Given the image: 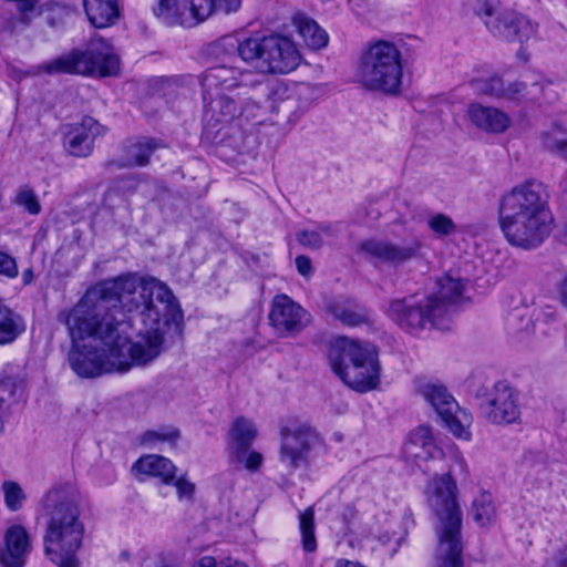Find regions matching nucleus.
Masks as SVG:
<instances>
[{
	"instance_id": "1",
	"label": "nucleus",
	"mask_w": 567,
	"mask_h": 567,
	"mask_svg": "<svg viewBox=\"0 0 567 567\" xmlns=\"http://www.w3.org/2000/svg\"><path fill=\"white\" fill-rule=\"evenodd\" d=\"M124 310L127 326L133 317L141 319L144 329L135 341L120 330L112 343L116 372H127L132 367H144L154 361L163 351L165 328L172 324L179 330L183 312L172 290L156 279L140 280L132 296L125 295Z\"/></svg>"
},
{
	"instance_id": "2",
	"label": "nucleus",
	"mask_w": 567,
	"mask_h": 567,
	"mask_svg": "<svg viewBox=\"0 0 567 567\" xmlns=\"http://www.w3.org/2000/svg\"><path fill=\"white\" fill-rule=\"evenodd\" d=\"M138 288V279L127 274L104 281L90 289L71 308L56 315L74 347L86 342L111 347L121 326L126 321L125 295L132 296Z\"/></svg>"
},
{
	"instance_id": "3",
	"label": "nucleus",
	"mask_w": 567,
	"mask_h": 567,
	"mask_svg": "<svg viewBox=\"0 0 567 567\" xmlns=\"http://www.w3.org/2000/svg\"><path fill=\"white\" fill-rule=\"evenodd\" d=\"M45 517L43 550L56 567H80L85 525L80 497L68 485L52 486L41 498Z\"/></svg>"
},
{
	"instance_id": "4",
	"label": "nucleus",
	"mask_w": 567,
	"mask_h": 567,
	"mask_svg": "<svg viewBox=\"0 0 567 567\" xmlns=\"http://www.w3.org/2000/svg\"><path fill=\"white\" fill-rule=\"evenodd\" d=\"M498 223L506 240L524 249L539 246L551 233L553 216L542 183L530 179L504 194Z\"/></svg>"
},
{
	"instance_id": "5",
	"label": "nucleus",
	"mask_w": 567,
	"mask_h": 567,
	"mask_svg": "<svg viewBox=\"0 0 567 567\" xmlns=\"http://www.w3.org/2000/svg\"><path fill=\"white\" fill-rule=\"evenodd\" d=\"M427 503L436 517V567H463L462 513L456 501V483L446 473L426 487Z\"/></svg>"
},
{
	"instance_id": "6",
	"label": "nucleus",
	"mask_w": 567,
	"mask_h": 567,
	"mask_svg": "<svg viewBox=\"0 0 567 567\" xmlns=\"http://www.w3.org/2000/svg\"><path fill=\"white\" fill-rule=\"evenodd\" d=\"M246 74L238 68L216 65L199 76L204 103L203 125L208 136H215L244 114L246 99L239 95L230 96L227 92L246 89Z\"/></svg>"
},
{
	"instance_id": "7",
	"label": "nucleus",
	"mask_w": 567,
	"mask_h": 567,
	"mask_svg": "<svg viewBox=\"0 0 567 567\" xmlns=\"http://www.w3.org/2000/svg\"><path fill=\"white\" fill-rule=\"evenodd\" d=\"M357 78L368 91L385 95L400 94L403 61L398 45L382 39L368 42L359 58Z\"/></svg>"
},
{
	"instance_id": "8",
	"label": "nucleus",
	"mask_w": 567,
	"mask_h": 567,
	"mask_svg": "<svg viewBox=\"0 0 567 567\" xmlns=\"http://www.w3.org/2000/svg\"><path fill=\"white\" fill-rule=\"evenodd\" d=\"M333 372L351 389L367 392L380 382V365L375 348L347 337L337 338L329 348Z\"/></svg>"
},
{
	"instance_id": "9",
	"label": "nucleus",
	"mask_w": 567,
	"mask_h": 567,
	"mask_svg": "<svg viewBox=\"0 0 567 567\" xmlns=\"http://www.w3.org/2000/svg\"><path fill=\"white\" fill-rule=\"evenodd\" d=\"M121 61L113 44L99 35L92 37L84 50L74 49L56 59L39 65L33 74H79L84 76H116Z\"/></svg>"
},
{
	"instance_id": "10",
	"label": "nucleus",
	"mask_w": 567,
	"mask_h": 567,
	"mask_svg": "<svg viewBox=\"0 0 567 567\" xmlns=\"http://www.w3.org/2000/svg\"><path fill=\"white\" fill-rule=\"evenodd\" d=\"M279 462L290 471L306 464L313 446L318 443L317 432L306 423L287 420L279 429Z\"/></svg>"
},
{
	"instance_id": "11",
	"label": "nucleus",
	"mask_w": 567,
	"mask_h": 567,
	"mask_svg": "<svg viewBox=\"0 0 567 567\" xmlns=\"http://www.w3.org/2000/svg\"><path fill=\"white\" fill-rule=\"evenodd\" d=\"M417 392L427 401L450 431L457 437L470 440L468 427L472 424V415L461 409L446 388L433 383H424L417 388Z\"/></svg>"
},
{
	"instance_id": "12",
	"label": "nucleus",
	"mask_w": 567,
	"mask_h": 567,
	"mask_svg": "<svg viewBox=\"0 0 567 567\" xmlns=\"http://www.w3.org/2000/svg\"><path fill=\"white\" fill-rule=\"evenodd\" d=\"M154 16L167 25L194 27L213 13L210 0H157Z\"/></svg>"
},
{
	"instance_id": "13",
	"label": "nucleus",
	"mask_w": 567,
	"mask_h": 567,
	"mask_svg": "<svg viewBox=\"0 0 567 567\" xmlns=\"http://www.w3.org/2000/svg\"><path fill=\"white\" fill-rule=\"evenodd\" d=\"M71 369L81 378H95L104 373L116 372L112 347L86 342L84 347H74L69 352Z\"/></svg>"
},
{
	"instance_id": "14",
	"label": "nucleus",
	"mask_w": 567,
	"mask_h": 567,
	"mask_svg": "<svg viewBox=\"0 0 567 567\" xmlns=\"http://www.w3.org/2000/svg\"><path fill=\"white\" fill-rule=\"evenodd\" d=\"M485 417L493 424H513L519 420L518 392L507 382H497L481 403Z\"/></svg>"
},
{
	"instance_id": "15",
	"label": "nucleus",
	"mask_w": 567,
	"mask_h": 567,
	"mask_svg": "<svg viewBox=\"0 0 567 567\" xmlns=\"http://www.w3.org/2000/svg\"><path fill=\"white\" fill-rule=\"evenodd\" d=\"M422 243L416 238L393 243L384 239H368L360 244L359 251L371 260L400 266L421 256Z\"/></svg>"
},
{
	"instance_id": "16",
	"label": "nucleus",
	"mask_w": 567,
	"mask_h": 567,
	"mask_svg": "<svg viewBox=\"0 0 567 567\" xmlns=\"http://www.w3.org/2000/svg\"><path fill=\"white\" fill-rule=\"evenodd\" d=\"M269 320L279 336L290 337L309 324L310 316L287 295H278L272 300Z\"/></svg>"
},
{
	"instance_id": "17",
	"label": "nucleus",
	"mask_w": 567,
	"mask_h": 567,
	"mask_svg": "<svg viewBox=\"0 0 567 567\" xmlns=\"http://www.w3.org/2000/svg\"><path fill=\"white\" fill-rule=\"evenodd\" d=\"M485 25L495 35L508 42H523L534 33L532 22L523 14L505 10L495 19L485 20Z\"/></svg>"
},
{
	"instance_id": "18",
	"label": "nucleus",
	"mask_w": 567,
	"mask_h": 567,
	"mask_svg": "<svg viewBox=\"0 0 567 567\" xmlns=\"http://www.w3.org/2000/svg\"><path fill=\"white\" fill-rule=\"evenodd\" d=\"M103 133V127L92 117L68 126L63 144L66 152L75 157H86L93 152L94 140Z\"/></svg>"
},
{
	"instance_id": "19",
	"label": "nucleus",
	"mask_w": 567,
	"mask_h": 567,
	"mask_svg": "<svg viewBox=\"0 0 567 567\" xmlns=\"http://www.w3.org/2000/svg\"><path fill=\"white\" fill-rule=\"evenodd\" d=\"M388 316L402 329L415 333L425 329L433 317L426 315V302L420 305L411 298H400L390 301Z\"/></svg>"
},
{
	"instance_id": "20",
	"label": "nucleus",
	"mask_w": 567,
	"mask_h": 567,
	"mask_svg": "<svg viewBox=\"0 0 567 567\" xmlns=\"http://www.w3.org/2000/svg\"><path fill=\"white\" fill-rule=\"evenodd\" d=\"M32 545L28 530L21 525L8 527L0 547V565L2 567H24Z\"/></svg>"
},
{
	"instance_id": "21",
	"label": "nucleus",
	"mask_w": 567,
	"mask_h": 567,
	"mask_svg": "<svg viewBox=\"0 0 567 567\" xmlns=\"http://www.w3.org/2000/svg\"><path fill=\"white\" fill-rule=\"evenodd\" d=\"M272 34L252 33L238 41L237 53L248 65L261 73H269V59Z\"/></svg>"
},
{
	"instance_id": "22",
	"label": "nucleus",
	"mask_w": 567,
	"mask_h": 567,
	"mask_svg": "<svg viewBox=\"0 0 567 567\" xmlns=\"http://www.w3.org/2000/svg\"><path fill=\"white\" fill-rule=\"evenodd\" d=\"M268 74H285L300 63L301 54L296 43L288 37L272 34Z\"/></svg>"
},
{
	"instance_id": "23",
	"label": "nucleus",
	"mask_w": 567,
	"mask_h": 567,
	"mask_svg": "<svg viewBox=\"0 0 567 567\" xmlns=\"http://www.w3.org/2000/svg\"><path fill=\"white\" fill-rule=\"evenodd\" d=\"M482 91L492 97L514 103L534 101L535 95L534 91H529L528 80L508 81L496 75L484 81Z\"/></svg>"
},
{
	"instance_id": "24",
	"label": "nucleus",
	"mask_w": 567,
	"mask_h": 567,
	"mask_svg": "<svg viewBox=\"0 0 567 567\" xmlns=\"http://www.w3.org/2000/svg\"><path fill=\"white\" fill-rule=\"evenodd\" d=\"M466 115L476 128L486 133L501 134L512 125L509 115L495 106L471 103Z\"/></svg>"
},
{
	"instance_id": "25",
	"label": "nucleus",
	"mask_w": 567,
	"mask_h": 567,
	"mask_svg": "<svg viewBox=\"0 0 567 567\" xmlns=\"http://www.w3.org/2000/svg\"><path fill=\"white\" fill-rule=\"evenodd\" d=\"M285 91L287 96L278 104L277 109L287 117L288 122L293 123L310 109L316 97V89L308 83H298L286 87Z\"/></svg>"
},
{
	"instance_id": "26",
	"label": "nucleus",
	"mask_w": 567,
	"mask_h": 567,
	"mask_svg": "<svg viewBox=\"0 0 567 567\" xmlns=\"http://www.w3.org/2000/svg\"><path fill=\"white\" fill-rule=\"evenodd\" d=\"M327 311L336 320L348 327L370 323V313L365 307L347 297H336L327 303Z\"/></svg>"
},
{
	"instance_id": "27",
	"label": "nucleus",
	"mask_w": 567,
	"mask_h": 567,
	"mask_svg": "<svg viewBox=\"0 0 567 567\" xmlns=\"http://www.w3.org/2000/svg\"><path fill=\"white\" fill-rule=\"evenodd\" d=\"M403 453L406 461L417 466H421L422 462H426L433 458L436 453H440L434 443L430 427H417L404 444Z\"/></svg>"
},
{
	"instance_id": "28",
	"label": "nucleus",
	"mask_w": 567,
	"mask_h": 567,
	"mask_svg": "<svg viewBox=\"0 0 567 567\" xmlns=\"http://www.w3.org/2000/svg\"><path fill=\"white\" fill-rule=\"evenodd\" d=\"M83 8L87 21L96 29L112 27L121 18L117 0H83Z\"/></svg>"
},
{
	"instance_id": "29",
	"label": "nucleus",
	"mask_w": 567,
	"mask_h": 567,
	"mask_svg": "<svg viewBox=\"0 0 567 567\" xmlns=\"http://www.w3.org/2000/svg\"><path fill=\"white\" fill-rule=\"evenodd\" d=\"M134 468L141 474L159 478L164 484H171L176 474V466L168 458L155 454L140 457Z\"/></svg>"
},
{
	"instance_id": "30",
	"label": "nucleus",
	"mask_w": 567,
	"mask_h": 567,
	"mask_svg": "<svg viewBox=\"0 0 567 567\" xmlns=\"http://www.w3.org/2000/svg\"><path fill=\"white\" fill-rule=\"evenodd\" d=\"M257 427L250 420L240 416L234 421L229 434L234 443L233 458L236 462L244 461V452L257 437Z\"/></svg>"
},
{
	"instance_id": "31",
	"label": "nucleus",
	"mask_w": 567,
	"mask_h": 567,
	"mask_svg": "<svg viewBox=\"0 0 567 567\" xmlns=\"http://www.w3.org/2000/svg\"><path fill=\"white\" fill-rule=\"evenodd\" d=\"M292 23L310 49L318 50L327 45L328 34L315 20L302 13H297L292 17Z\"/></svg>"
},
{
	"instance_id": "32",
	"label": "nucleus",
	"mask_w": 567,
	"mask_h": 567,
	"mask_svg": "<svg viewBox=\"0 0 567 567\" xmlns=\"http://www.w3.org/2000/svg\"><path fill=\"white\" fill-rule=\"evenodd\" d=\"M25 330L23 319L0 299V346L14 342Z\"/></svg>"
},
{
	"instance_id": "33",
	"label": "nucleus",
	"mask_w": 567,
	"mask_h": 567,
	"mask_svg": "<svg viewBox=\"0 0 567 567\" xmlns=\"http://www.w3.org/2000/svg\"><path fill=\"white\" fill-rule=\"evenodd\" d=\"M471 515L478 527H489L496 520L497 512L489 493L483 492L473 499Z\"/></svg>"
},
{
	"instance_id": "34",
	"label": "nucleus",
	"mask_w": 567,
	"mask_h": 567,
	"mask_svg": "<svg viewBox=\"0 0 567 567\" xmlns=\"http://www.w3.org/2000/svg\"><path fill=\"white\" fill-rule=\"evenodd\" d=\"M157 145L154 140L145 138L136 143H132L125 148V161L122 166H144L148 163L152 153Z\"/></svg>"
},
{
	"instance_id": "35",
	"label": "nucleus",
	"mask_w": 567,
	"mask_h": 567,
	"mask_svg": "<svg viewBox=\"0 0 567 567\" xmlns=\"http://www.w3.org/2000/svg\"><path fill=\"white\" fill-rule=\"evenodd\" d=\"M299 528L301 533L302 548L306 553H313L317 549L315 535V513L308 507L299 515Z\"/></svg>"
},
{
	"instance_id": "36",
	"label": "nucleus",
	"mask_w": 567,
	"mask_h": 567,
	"mask_svg": "<svg viewBox=\"0 0 567 567\" xmlns=\"http://www.w3.org/2000/svg\"><path fill=\"white\" fill-rule=\"evenodd\" d=\"M449 302L431 296L426 299V315L433 317V320H429V324L444 330L449 328Z\"/></svg>"
},
{
	"instance_id": "37",
	"label": "nucleus",
	"mask_w": 567,
	"mask_h": 567,
	"mask_svg": "<svg viewBox=\"0 0 567 567\" xmlns=\"http://www.w3.org/2000/svg\"><path fill=\"white\" fill-rule=\"evenodd\" d=\"M542 141L545 148L567 158V128L556 124L544 133Z\"/></svg>"
},
{
	"instance_id": "38",
	"label": "nucleus",
	"mask_w": 567,
	"mask_h": 567,
	"mask_svg": "<svg viewBox=\"0 0 567 567\" xmlns=\"http://www.w3.org/2000/svg\"><path fill=\"white\" fill-rule=\"evenodd\" d=\"M179 436V431L176 429L159 427L158 430L145 432L143 434L142 442L150 446H155L157 443L175 445Z\"/></svg>"
},
{
	"instance_id": "39",
	"label": "nucleus",
	"mask_w": 567,
	"mask_h": 567,
	"mask_svg": "<svg viewBox=\"0 0 567 567\" xmlns=\"http://www.w3.org/2000/svg\"><path fill=\"white\" fill-rule=\"evenodd\" d=\"M427 227L437 237H447L456 233L457 226L453 219L442 213L431 216L427 221Z\"/></svg>"
},
{
	"instance_id": "40",
	"label": "nucleus",
	"mask_w": 567,
	"mask_h": 567,
	"mask_svg": "<svg viewBox=\"0 0 567 567\" xmlns=\"http://www.w3.org/2000/svg\"><path fill=\"white\" fill-rule=\"evenodd\" d=\"M440 290L437 298L452 303L455 302L463 293L464 284L460 279L444 277L440 279Z\"/></svg>"
},
{
	"instance_id": "41",
	"label": "nucleus",
	"mask_w": 567,
	"mask_h": 567,
	"mask_svg": "<svg viewBox=\"0 0 567 567\" xmlns=\"http://www.w3.org/2000/svg\"><path fill=\"white\" fill-rule=\"evenodd\" d=\"M6 505L16 512L21 508L25 495L21 486L16 482H4L2 485Z\"/></svg>"
},
{
	"instance_id": "42",
	"label": "nucleus",
	"mask_w": 567,
	"mask_h": 567,
	"mask_svg": "<svg viewBox=\"0 0 567 567\" xmlns=\"http://www.w3.org/2000/svg\"><path fill=\"white\" fill-rule=\"evenodd\" d=\"M14 203L18 206L23 207L31 215H38L41 212V205L38 199V196L33 192V189L29 187H23L19 189L14 198Z\"/></svg>"
},
{
	"instance_id": "43",
	"label": "nucleus",
	"mask_w": 567,
	"mask_h": 567,
	"mask_svg": "<svg viewBox=\"0 0 567 567\" xmlns=\"http://www.w3.org/2000/svg\"><path fill=\"white\" fill-rule=\"evenodd\" d=\"M529 91H534V100L538 97L549 99L551 94L548 90L553 86V81L543 75H535L528 80Z\"/></svg>"
},
{
	"instance_id": "44",
	"label": "nucleus",
	"mask_w": 567,
	"mask_h": 567,
	"mask_svg": "<svg viewBox=\"0 0 567 567\" xmlns=\"http://www.w3.org/2000/svg\"><path fill=\"white\" fill-rule=\"evenodd\" d=\"M299 244L309 249H320L323 246V239L318 230L306 229L297 234Z\"/></svg>"
},
{
	"instance_id": "45",
	"label": "nucleus",
	"mask_w": 567,
	"mask_h": 567,
	"mask_svg": "<svg viewBox=\"0 0 567 567\" xmlns=\"http://www.w3.org/2000/svg\"><path fill=\"white\" fill-rule=\"evenodd\" d=\"M499 8V0H476L475 10L485 20L495 19Z\"/></svg>"
},
{
	"instance_id": "46",
	"label": "nucleus",
	"mask_w": 567,
	"mask_h": 567,
	"mask_svg": "<svg viewBox=\"0 0 567 567\" xmlns=\"http://www.w3.org/2000/svg\"><path fill=\"white\" fill-rule=\"evenodd\" d=\"M18 272L16 259L10 255L0 251V277L16 278Z\"/></svg>"
},
{
	"instance_id": "47",
	"label": "nucleus",
	"mask_w": 567,
	"mask_h": 567,
	"mask_svg": "<svg viewBox=\"0 0 567 567\" xmlns=\"http://www.w3.org/2000/svg\"><path fill=\"white\" fill-rule=\"evenodd\" d=\"M16 393V383L11 378L0 380V410H7L8 401Z\"/></svg>"
},
{
	"instance_id": "48",
	"label": "nucleus",
	"mask_w": 567,
	"mask_h": 567,
	"mask_svg": "<svg viewBox=\"0 0 567 567\" xmlns=\"http://www.w3.org/2000/svg\"><path fill=\"white\" fill-rule=\"evenodd\" d=\"M174 486L176 487L177 496L182 499L190 501L195 492V485L187 481L185 477L173 480Z\"/></svg>"
},
{
	"instance_id": "49",
	"label": "nucleus",
	"mask_w": 567,
	"mask_h": 567,
	"mask_svg": "<svg viewBox=\"0 0 567 567\" xmlns=\"http://www.w3.org/2000/svg\"><path fill=\"white\" fill-rule=\"evenodd\" d=\"M264 457L259 452L251 451L246 455V451L244 452V463L245 468L248 471H257L262 464Z\"/></svg>"
},
{
	"instance_id": "50",
	"label": "nucleus",
	"mask_w": 567,
	"mask_h": 567,
	"mask_svg": "<svg viewBox=\"0 0 567 567\" xmlns=\"http://www.w3.org/2000/svg\"><path fill=\"white\" fill-rule=\"evenodd\" d=\"M213 10H220L225 13L237 11L241 4V0H210Z\"/></svg>"
},
{
	"instance_id": "51",
	"label": "nucleus",
	"mask_w": 567,
	"mask_h": 567,
	"mask_svg": "<svg viewBox=\"0 0 567 567\" xmlns=\"http://www.w3.org/2000/svg\"><path fill=\"white\" fill-rule=\"evenodd\" d=\"M296 267L298 272L306 278L312 275L313 269L311 260L305 255H300L296 258Z\"/></svg>"
},
{
	"instance_id": "52",
	"label": "nucleus",
	"mask_w": 567,
	"mask_h": 567,
	"mask_svg": "<svg viewBox=\"0 0 567 567\" xmlns=\"http://www.w3.org/2000/svg\"><path fill=\"white\" fill-rule=\"evenodd\" d=\"M49 10L56 12L59 14L60 20L63 17L70 16L73 12V8L64 2H51Z\"/></svg>"
},
{
	"instance_id": "53",
	"label": "nucleus",
	"mask_w": 567,
	"mask_h": 567,
	"mask_svg": "<svg viewBox=\"0 0 567 567\" xmlns=\"http://www.w3.org/2000/svg\"><path fill=\"white\" fill-rule=\"evenodd\" d=\"M193 567H224V560L217 563L212 556L202 557Z\"/></svg>"
},
{
	"instance_id": "54",
	"label": "nucleus",
	"mask_w": 567,
	"mask_h": 567,
	"mask_svg": "<svg viewBox=\"0 0 567 567\" xmlns=\"http://www.w3.org/2000/svg\"><path fill=\"white\" fill-rule=\"evenodd\" d=\"M559 292H560V301H561L563 306L567 309V277L560 284Z\"/></svg>"
},
{
	"instance_id": "55",
	"label": "nucleus",
	"mask_w": 567,
	"mask_h": 567,
	"mask_svg": "<svg viewBox=\"0 0 567 567\" xmlns=\"http://www.w3.org/2000/svg\"><path fill=\"white\" fill-rule=\"evenodd\" d=\"M336 567H364L359 563L350 560H338Z\"/></svg>"
},
{
	"instance_id": "56",
	"label": "nucleus",
	"mask_w": 567,
	"mask_h": 567,
	"mask_svg": "<svg viewBox=\"0 0 567 567\" xmlns=\"http://www.w3.org/2000/svg\"><path fill=\"white\" fill-rule=\"evenodd\" d=\"M318 231L321 234V236H334V230L331 225H322L319 227Z\"/></svg>"
},
{
	"instance_id": "57",
	"label": "nucleus",
	"mask_w": 567,
	"mask_h": 567,
	"mask_svg": "<svg viewBox=\"0 0 567 567\" xmlns=\"http://www.w3.org/2000/svg\"><path fill=\"white\" fill-rule=\"evenodd\" d=\"M224 567H248L244 563L233 560L230 558L224 559Z\"/></svg>"
},
{
	"instance_id": "58",
	"label": "nucleus",
	"mask_w": 567,
	"mask_h": 567,
	"mask_svg": "<svg viewBox=\"0 0 567 567\" xmlns=\"http://www.w3.org/2000/svg\"><path fill=\"white\" fill-rule=\"evenodd\" d=\"M22 279L25 285H29L33 280V272L30 268L23 270L22 272Z\"/></svg>"
},
{
	"instance_id": "59",
	"label": "nucleus",
	"mask_w": 567,
	"mask_h": 567,
	"mask_svg": "<svg viewBox=\"0 0 567 567\" xmlns=\"http://www.w3.org/2000/svg\"><path fill=\"white\" fill-rule=\"evenodd\" d=\"M556 567H567V546L565 550L560 554V558L556 564Z\"/></svg>"
},
{
	"instance_id": "60",
	"label": "nucleus",
	"mask_w": 567,
	"mask_h": 567,
	"mask_svg": "<svg viewBox=\"0 0 567 567\" xmlns=\"http://www.w3.org/2000/svg\"><path fill=\"white\" fill-rule=\"evenodd\" d=\"M6 410H0V433L3 432L4 424H3V414Z\"/></svg>"
},
{
	"instance_id": "61",
	"label": "nucleus",
	"mask_w": 567,
	"mask_h": 567,
	"mask_svg": "<svg viewBox=\"0 0 567 567\" xmlns=\"http://www.w3.org/2000/svg\"><path fill=\"white\" fill-rule=\"evenodd\" d=\"M49 23L53 27L59 24L53 18H49Z\"/></svg>"
}]
</instances>
